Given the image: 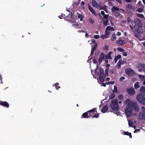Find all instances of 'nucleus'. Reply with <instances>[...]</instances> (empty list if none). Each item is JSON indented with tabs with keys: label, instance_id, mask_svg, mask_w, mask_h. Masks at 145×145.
<instances>
[{
	"label": "nucleus",
	"instance_id": "20",
	"mask_svg": "<svg viewBox=\"0 0 145 145\" xmlns=\"http://www.w3.org/2000/svg\"><path fill=\"white\" fill-rule=\"evenodd\" d=\"M117 44L120 45H123L125 44V42L124 40L122 39L118 40L117 42Z\"/></svg>",
	"mask_w": 145,
	"mask_h": 145
},
{
	"label": "nucleus",
	"instance_id": "53",
	"mask_svg": "<svg viewBox=\"0 0 145 145\" xmlns=\"http://www.w3.org/2000/svg\"><path fill=\"white\" fill-rule=\"evenodd\" d=\"M103 16V18L105 19H108V14H105Z\"/></svg>",
	"mask_w": 145,
	"mask_h": 145
},
{
	"label": "nucleus",
	"instance_id": "43",
	"mask_svg": "<svg viewBox=\"0 0 145 145\" xmlns=\"http://www.w3.org/2000/svg\"><path fill=\"white\" fill-rule=\"evenodd\" d=\"M128 124L129 126H131L133 125V123L132 121L129 120L128 121Z\"/></svg>",
	"mask_w": 145,
	"mask_h": 145
},
{
	"label": "nucleus",
	"instance_id": "16",
	"mask_svg": "<svg viewBox=\"0 0 145 145\" xmlns=\"http://www.w3.org/2000/svg\"><path fill=\"white\" fill-rule=\"evenodd\" d=\"M126 8L127 11L128 12H129L130 11V9H132L133 7L130 4H128L127 5Z\"/></svg>",
	"mask_w": 145,
	"mask_h": 145
},
{
	"label": "nucleus",
	"instance_id": "18",
	"mask_svg": "<svg viewBox=\"0 0 145 145\" xmlns=\"http://www.w3.org/2000/svg\"><path fill=\"white\" fill-rule=\"evenodd\" d=\"M138 28H137V27L136 28V32L140 34H142L143 33L142 30V29L141 28V27H138Z\"/></svg>",
	"mask_w": 145,
	"mask_h": 145
},
{
	"label": "nucleus",
	"instance_id": "59",
	"mask_svg": "<svg viewBox=\"0 0 145 145\" xmlns=\"http://www.w3.org/2000/svg\"><path fill=\"white\" fill-rule=\"evenodd\" d=\"M142 111L140 112H145V108L144 106H142L141 107Z\"/></svg>",
	"mask_w": 145,
	"mask_h": 145
},
{
	"label": "nucleus",
	"instance_id": "38",
	"mask_svg": "<svg viewBox=\"0 0 145 145\" xmlns=\"http://www.w3.org/2000/svg\"><path fill=\"white\" fill-rule=\"evenodd\" d=\"M138 6H139L140 7H144V6L142 4V2L140 1H139L138 4Z\"/></svg>",
	"mask_w": 145,
	"mask_h": 145
},
{
	"label": "nucleus",
	"instance_id": "19",
	"mask_svg": "<svg viewBox=\"0 0 145 145\" xmlns=\"http://www.w3.org/2000/svg\"><path fill=\"white\" fill-rule=\"evenodd\" d=\"M141 79L142 81H144L143 84L145 85V76L144 75H139L138 76Z\"/></svg>",
	"mask_w": 145,
	"mask_h": 145
},
{
	"label": "nucleus",
	"instance_id": "26",
	"mask_svg": "<svg viewBox=\"0 0 145 145\" xmlns=\"http://www.w3.org/2000/svg\"><path fill=\"white\" fill-rule=\"evenodd\" d=\"M121 61L122 60L120 59L117 64V66L118 69H120L121 67V65L122 64Z\"/></svg>",
	"mask_w": 145,
	"mask_h": 145
},
{
	"label": "nucleus",
	"instance_id": "57",
	"mask_svg": "<svg viewBox=\"0 0 145 145\" xmlns=\"http://www.w3.org/2000/svg\"><path fill=\"white\" fill-rule=\"evenodd\" d=\"M127 21L129 23L132 22L133 21V20H131L130 18L129 17H128Z\"/></svg>",
	"mask_w": 145,
	"mask_h": 145
},
{
	"label": "nucleus",
	"instance_id": "6",
	"mask_svg": "<svg viewBox=\"0 0 145 145\" xmlns=\"http://www.w3.org/2000/svg\"><path fill=\"white\" fill-rule=\"evenodd\" d=\"M126 91L129 95H133L135 93L134 88L133 87H129L127 88Z\"/></svg>",
	"mask_w": 145,
	"mask_h": 145
},
{
	"label": "nucleus",
	"instance_id": "51",
	"mask_svg": "<svg viewBox=\"0 0 145 145\" xmlns=\"http://www.w3.org/2000/svg\"><path fill=\"white\" fill-rule=\"evenodd\" d=\"M106 58L107 59H111L112 57L109 54H108L106 56Z\"/></svg>",
	"mask_w": 145,
	"mask_h": 145
},
{
	"label": "nucleus",
	"instance_id": "14",
	"mask_svg": "<svg viewBox=\"0 0 145 145\" xmlns=\"http://www.w3.org/2000/svg\"><path fill=\"white\" fill-rule=\"evenodd\" d=\"M88 112H87V111L84 113L81 116V118H88Z\"/></svg>",
	"mask_w": 145,
	"mask_h": 145
},
{
	"label": "nucleus",
	"instance_id": "63",
	"mask_svg": "<svg viewBox=\"0 0 145 145\" xmlns=\"http://www.w3.org/2000/svg\"><path fill=\"white\" fill-rule=\"evenodd\" d=\"M101 38L103 39H104L106 38V37L105 35H102L101 36Z\"/></svg>",
	"mask_w": 145,
	"mask_h": 145
},
{
	"label": "nucleus",
	"instance_id": "7",
	"mask_svg": "<svg viewBox=\"0 0 145 145\" xmlns=\"http://www.w3.org/2000/svg\"><path fill=\"white\" fill-rule=\"evenodd\" d=\"M125 72L128 76H131L134 73V71L130 68H127L125 69Z\"/></svg>",
	"mask_w": 145,
	"mask_h": 145
},
{
	"label": "nucleus",
	"instance_id": "39",
	"mask_svg": "<svg viewBox=\"0 0 145 145\" xmlns=\"http://www.w3.org/2000/svg\"><path fill=\"white\" fill-rule=\"evenodd\" d=\"M96 109V108H94L93 109L90 110H89L87 112H88V113H92L94 112L95 111V110Z\"/></svg>",
	"mask_w": 145,
	"mask_h": 145
},
{
	"label": "nucleus",
	"instance_id": "2",
	"mask_svg": "<svg viewBox=\"0 0 145 145\" xmlns=\"http://www.w3.org/2000/svg\"><path fill=\"white\" fill-rule=\"evenodd\" d=\"M137 99L141 104L145 105V94L140 93L137 95Z\"/></svg>",
	"mask_w": 145,
	"mask_h": 145
},
{
	"label": "nucleus",
	"instance_id": "44",
	"mask_svg": "<svg viewBox=\"0 0 145 145\" xmlns=\"http://www.w3.org/2000/svg\"><path fill=\"white\" fill-rule=\"evenodd\" d=\"M108 46L107 45L105 46L103 48V50H104L106 51L108 49Z\"/></svg>",
	"mask_w": 145,
	"mask_h": 145
},
{
	"label": "nucleus",
	"instance_id": "41",
	"mask_svg": "<svg viewBox=\"0 0 145 145\" xmlns=\"http://www.w3.org/2000/svg\"><path fill=\"white\" fill-rule=\"evenodd\" d=\"M114 88L112 91L113 93H116L118 91V88L116 86H114Z\"/></svg>",
	"mask_w": 145,
	"mask_h": 145
},
{
	"label": "nucleus",
	"instance_id": "34",
	"mask_svg": "<svg viewBox=\"0 0 145 145\" xmlns=\"http://www.w3.org/2000/svg\"><path fill=\"white\" fill-rule=\"evenodd\" d=\"M140 7V8H139L137 9V11L139 13H140L142 12L143 11V9H144V7Z\"/></svg>",
	"mask_w": 145,
	"mask_h": 145
},
{
	"label": "nucleus",
	"instance_id": "17",
	"mask_svg": "<svg viewBox=\"0 0 145 145\" xmlns=\"http://www.w3.org/2000/svg\"><path fill=\"white\" fill-rule=\"evenodd\" d=\"M108 110V108L107 105L104 106L101 110V111L103 113H105Z\"/></svg>",
	"mask_w": 145,
	"mask_h": 145
},
{
	"label": "nucleus",
	"instance_id": "13",
	"mask_svg": "<svg viewBox=\"0 0 145 145\" xmlns=\"http://www.w3.org/2000/svg\"><path fill=\"white\" fill-rule=\"evenodd\" d=\"M132 103L133 101H131L130 99H127L125 102V103L126 104H127V106L129 107L130 106Z\"/></svg>",
	"mask_w": 145,
	"mask_h": 145
},
{
	"label": "nucleus",
	"instance_id": "33",
	"mask_svg": "<svg viewBox=\"0 0 145 145\" xmlns=\"http://www.w3.org/2000/svg\"><path fill=\"white\" fill-rule=\"evenodd\" d=\"M116 37L115 33H114L112 35L111 37V40L112 41H115L116 39Z\"/></svg>",
	"mask_w": 145,
	"mask_h": 145
},
{
	"label": "nucleus",
	"instance_id": "15",
	"mask_svg": "<svg viewBox=\"0 0 145 145\" xmlns=\"http://www.w3.org/2000/svg\"><path fill=\"white\" fill-rule=\"evenodd\" d=\"M99 72L97 73V75L99 76L104 75V72L103 69L100 68L99 69Z\"/></svg>",
	"mask_w": 145,
	"mask_h": 145
},
{
	"label": "nucleus",
	"instance_id": "56",
	"mask_svg": "<svg viewBox=\"0 0 145 145\" xmlns=\"http://www.w3.org/2000/svg\"><path fill=\"white\" fill-rule=\"evenodd\" d=\"M138 33L137 32H135L134 33V35H135V37H139V35Z\"/></svg>",
	"mask_w": 145,
	"mask_h": 145
},
{
	"label": "nucleus",
	"instance_id": "1",
	"mask_svg": "<svg viewBox=\"0 0 145 145\" xmlns=\"http://www.w3.org/2000/svg\"><path fill=\"white\" fill-rule=\"evenodd\" d=\"M110 106L113 110L115 111H118L119 108L118 100L116 99L112 100L111 101Z\"/></svg>",
	"mask_w": 145,
	"mask_h": 145
},
{
	"label": "nucleus",
	"instance_id": "55",
	"mask_svg": "<svg viewBox=\"0 0 145 145\" xmlns=\"http://www.w3.org/2000/svg\"><path fill=\"white\" fill-rule=\"evenodd\" d=\"M138 16L141 18H143L144 17V15L142 14H138Z\"/></svg>",
	"mask_w": 145,
	"mask_h": 145
},
{
	"label": "nucleus",
	"instance_id": "37",
	"mask_svg": "<svg viewBox=\"0 0 145 145\" xmlns=\"http://www.w3.org/2000/svg\"><path fill=\"white\" fill-rule=\"evenodd\" d=\"M114 14L116 17L117 18L119 16L120 13L118 12H114Z\"/></svg>",
	"mask_w": 145,
	"mask_h": 145
},
{
	"label": "nucleus",
	"instance_id": "22",
	"mask_svg": "<svg viewBox=\"0 0 145 145\" xmlns=\"http://www.w3.org/2000/svg\"><path fill=\"white\" fill-rule=\"evenodd\" d=\"M92 5L94 7H97V6H99V5H98L96 1L95 0H93L92 1Z\"/></svg>",
	"mask_w": 145,
	"mask_h": 145
},
{
	"label": "nucleus",
	"instance_id": "9",
	"mask_svg": "<svg viewBox=\"0 0 145 145\" xmlns=\"http://www.w3.org/2000/svg\"><path fill=\"white\" fill-rule=\"evenodd\" d=\"M0 105L7 108H8L9 106V105L8 103L6 101H0Z\"/></svg>",
	"mask_w": 145,
	"mask_h": 145
},
{
	"label": "nucleus",
	"instance_id": "42",
	"mask_svg": "<svg viewBox=\"0 0 145 145\" xmlns=\"http://www.w3.org/2000/svg\"><path fill=\"white\" fill-rule=\"evenodd\" d=\"M97 46V44L95 43L94 44L93 48H91V49H93V50H95V49H96Z\"/></svg>",
	"mask_w": 145,
	"mask_h": 145
},
{
	"label": "nucleus",
	"instance_id": "30",
	"mask_svg": "<svg viewBox=\"0 0 145 145\" xmlns=\"http://www.w3.org/2000/svg\"><path fill=\"white\" fill-rule=\"evenodd\" d=\"M115 95L113 93H111L109 96V98L110 99H112L114 98L115 97Z\"/></svg>",
	"mask_w": 145,
	"mask_h": 145
},
{
	"label": "nucleus",
	"instance_id": "48",
	"mask_svg": "<svg viewBox=\"0 0 145 145\" xmlns=\"http://www.w3.org/2000/svg\"><path fill=\"white\" fill-rule=\"evenodd\" d=\"M93 113H88V118H89L91 117H92L93 118Z\"/></svg>",
	"mask_w": 145,
	"mask_h": 145
},
{
	"label": "nucleus",
	"instance_id": "64",
	"mask_svg": "<svg viewBox=\"0 0 145 145\" xmlns=\"http://www.w3.org/2000/svg\"><path fill=\"white\" fill-rule=\"evenodd\" d=\"M122 54L123 56H127V54L125 52H123L122 53Z\"/></svg>",
	"mask_w": 145,
	"mask_h": 145
},
{
	"label": "nucleus",
	"instance_id": "23",
	"mask_svg": "<svg viewBox=\"0 0 145 145\" xmlns=\"http://www.w3.org/2000/svg\"><path fill=\"white\" fill-rule=\"evenodd\" d=\"M123 135H128L129 136V137L130 138H132V136L131 135V133H129L128 131H124Z\"/></svg>",
	"mask_w": 145,
	"mask_h": 145
},
{
	"label": "nucleus",
	"instance_id": "60",
	"mask_svg": "<svg viewBox=\"0 0 145 145\" xmlns=\"http://www.w3.org/2000/svg\"><path fill=\"white\" fill-rule=\"evenodd\" d=\"M90 22L91 23L93 24L94 22V20L92 18H90L89 19Z\"/></svg>",
	"mask_w": 145,
	"mask_h": 145
},
{
	"label": "nucleus",
	"instance_id": "36",
	"mask_svg": "<svg viewBox=\"0 0 145 145\" xmlns=\"http://www.w3.org/2000/svg\"><path fill=\"white\" fill-rule=\"evenodd\" d=\"M59 83H56V84L54 85V86L56 87V89L57 90L59 88H60V87L59 86Z\"/></svg>",
	"mask_w": 145,
	"mask_h": 145
},
{
	"label": "nucleus",
	"instance_id": "24",
	"mask_svg": "<svg viewBox=\"0 0 145 145\" xmlns=\"http://www.w3.org/2000/svg\"><path fill=\"white\" fill-rule=\"evenodd\" d=\"M106 31H114L115 30L114 29L113 27H111L110 26H108L106 28Z\"/></svg>",
	"mask_w": 145,
	"mask_h": 145
},
{
	"label": "nucleus",
	"instance_id": "25",
	"mask_svg": "<svg viewBox=\"0 0 145 145\" xmlns=\"http://www.w3.org/2000/svg\"><path fill=\"white\" fill-rule=\"evenodd\" d=\"M121 56L120 55H118L117 56H115V58H114L115 63H116L118 61V59L121 58Z\"/></svg>",
	"mask_w": 145,
	"mask_h": 145
},
{
	"label": "nucleus",
	"instance_id": "40",
	"mask_svg": "<svg viewBox=\"0 0 145 145\" xmlns=\"http://www.w3.org/2000/svg\"><path fill=\"white\" fill-rule=\"evenodd\" d=\"M72 26L74 27L75 28H80V25L78 24H74L72 25Z\"/></svg>",
	"mask_w": 145,
	"mask_h": 145
},
{
	"label": "nucleus",
	"instance_id": "49",
	"mask_svg": "<svg viewBox=\"0 0 145 145\" xmlns=\"http://www.w3.org/2000/svg\"><path fill=\"white\" fill-rule=\"evenodd\" d=\"M90 11L91 12L92 14H94L95 16H97V13L95 12V11L93 10V9L92 10Z\"/></svg>",
	"mask_w": 145,
	"mask_h": 145
},
{
	"label": "nucleus",
	"instance_id": "46",
	"mask_svg": "<svg viewBox=\"0 0 145 145\" xmlns=\"http://www.w3.org/2000/svg\"><path fill=\"white\" fill-rule=\"evenodd\" d=\"M99 114L98 113H96L94 115H93V118H97L99 117Z\"/></svg>",
	"mask_w": 145,
	"mask_h": 145
},
{
	"label": "nucleus",
	"instance_id": "10",
	"mask_svg": "<svg viewBox=\"0 0 145 145\" xmlns=\"http://www.w3.org/2000/svg\"><path fill=\"white\" fill-rule=\"evenodd\" d=\"M138 116L140 120L145 119V112H140Z\"/></svg>",
	"mask_w": 145,
	"mask_h": 145
},
{
	"label": "nucleus",
	"instance_id": "35",
	"mask_svg": "<svg viewBox=\"0 0 145 145\" xmlns=\"http://www.w3.org/2000/svg\"><path fill=\"white\" fill-rule=\"evenodd\" d=\"M109 71V69L108 68H106L105 70V74L104 75L106 76L108 75V72Z\"/></svg>",
	"mask_w": 145,
	"mask_h": 145
},
{
	"label": "nucleus",
	"instance_id": "27",
	"mask_svg": "<svg viewBox=\"0 0 145 145\" xmlns=\"http://www.w3.org/2000/svg\"><path fill=\"white\" fill-rule=\"evenodd\" d=\"M78 19H80V21H82L83 19L84 16L82 14H80L78 15Z\"/></svg>",
	"mask_w": 145,
	"mask_h": 145
},
{
	"label": "nucleus",
	"instance_id": "45",
	"mask_svg": "<svg viewBox=\"0 0 145 145\" xmlns=\"http://www.w3.org/2000/svg\"><path fill=\"white\" fill-rule=\"evenodd\" d=\"M93 63L94 64L96 63L97 65V67L96 69V70H97L98 68V63H97V61L96 59H93Z\"/></svg>",
	"mask_w": 145,
	"mask_h": 145
},
{
	"label": "nucleus",
	"instance_id": "11",
	"mask_svg": "<svg viewBox=\"0 0 145 145\" xmlns=\"http://www.w3.org/2000/svg\"><path fill=\"white\" fill-rule=\"evenodd\" d=\"M105 56V55L104 53H101L100 54L99 59V63H100L102 62V61L104 59Z\"/></svg>",
	"mask_w": 145,
	"mask_h": 145
},
{
	"label": "nucleus",
	"instance_id": "31",
	"mask_svg": "<svg viewBox=\"0 0 145 145\" xmlns=\"http://www.w3.org/2000/svg\"><path fill=\"white\" fill-rule=\"evenodd\" d=\"M140 91L141 92L145 93V87L143 86H141L140 88Z\"/></svg>",
	"mask_w": 145,
	"mask_h": 145
},
{
	"label": "nucleus",
	"instance_id": "8",
	"mask_svg": "<svg viewBox=\"0 0 145 145\" xmlns=\"http://www.w3.org/2000/svg\"><path fill=\"white\" fill-rule=\"evenodd\" d=\"M135 25L138 27H142V24L141 21L138 19H136L135 20Z\"/></svg>",
	"mask_w": 145,
	"mask_h": 145
},
{
	"label": "nucleus",
	"instance_id": "29",
	"mask_svg": "<svg viewBox=\"0 0 145 145\" xmlns=\"http://www.w3.org/2000/svg\"><path fill=\"white\" fill-rule=\"evenodd\" d=\"M108 22V19H105V20L103 21V24L105 26L107 25Z\"/></svg>",
	"mask_w": 145,
	"mask_h": 145
},
{
	"label": "nucleus",
	"instance_id": "28",
	"mask_svg": "<svg viewBox=\"0 0 145 145\" xmlns=\"http://www.w3.org/2000/svg\"><path fill=\"white\" fill-rule=\"evenodd\" d=\"M139 83L138 82H137L134 84V87L135 89H137L140 87L139 85Z\"/></svg>",
	"mask_w": 145,
	"mask_h": 145
},
{
	"label": "nucleus",
	"instance_id": "4",
	"mask_svg": "<svg viewBox=\"0 0 145 145\" xmlns=\"http://www.w3.org/2000/svg\"><path fill=\"white\" fill-rule=\"evenodd\" d=\"M133 112L132 110L130 108L127 107L125 109V113L127 117L131 116Z\"/></svg>",
	"mask_w": 145,
	"mask_h": 145
},
{
	"label": "nucleus",
	"instance_id": "50",
	"mask_svg": "<svg viewBox=\"0 0 145 145\" xmlns=\"http://www.w3.org/2000/svg\"><path fill=\"white\" fill-rule=\"evenodd\" d=\"M90 11L91 12L92 14H94L95 16H97V13L95 12V11L93 10V9L92 10Z\"/></svg>",
	"mask_w": 145,
	"mask_h": 145
},
{
	"label": "nucleus",
	"instance_id": "61",
	"mask_svg": "<svg viewBox=\"0 0 145 145\" xmlns=\"http://www.w3.org/2000/svg\"><path fill=\"white\" fill-rule=\"evenodd\" d=\"M99 36L98 35H95L94 36V38L95 39H98L99 38Z\"/></svg>",
	"mask_w": 145,
	"mask_h": 145
},
{
	"label": "nucleus",
	"instance_id": "21",
	"mask_svg": "<svg viewBox=\"0 0 145 145\" xmlns=\"http://www.w3.org/2000/svg\"><path fill=\"white\" fill-rule=\"evenodd\" d=\"M106 76L104 75L99 76V79L101 82H103L105 80V79Z\"/></svg>",
	"mask_w": 145,
	"mask_h": 145
},
{
	"label": "nucleus",
	"instance_id": "32",
	"mask_svg": "<svg viewBox=\"0 0 145 145\" xmlns=\"http://www.w3.org/2000/svg\"><path fill=\"white\" fill-rule=\"evenodd\" d=\"M112 12H113L114 10L118 11L119 10V8H117V7L114 6L112 8Z\"/></svg>",
	"mask_w": 145,
	"mask_h": 145
},
{
	"label": "nucleus",
	"instance_id": "52",
	"mask_svg": "<svg viewBox=\"0 0 145 145\" xmlns=\"http://www.w3.org/2000/svg\"><path fill=\"white\" fill-rule=\"evenodd\" d=\"M106 8V6H103L100 7V10H105V9Z\"/></svg>",
	"mask_w": 145,
	"mask_h": 145
},
{
	"label": "nucleus",
	"instance_id": "5",
	"mask_svg": "<svg viewBox=\"0 0 145 145\" xmlns=\"http://www.w3.org/2000/svg\"><path fill=\"white\" fill-rule=\"evenodd\" d=\"M137 67L139 68V71H145V64L139 63L137 64Z\"/></svg>",
	"mask_w": 145,
	"mask_h": 145
},
{
	"label": "nucleus",
	"instance_id": "3",
	"mask_svg": "<svg viewBox=\"0 0 145 145\" xmlns=\"http://www.w3.org/2000/svg\"><path fill=\"white\" fill-rule=\"evenodd\" d=\"M129 107L131 108L135 111L138 112L139 111V108L137 103L135 101H133L132 103Z\"/></svg>",
	"mask_w": 145,
	"mask_h": 145
},
{
	"label": "nucleus",
	"instance_id": "12",
	"mask_svg": "<svg viewBox=\"0 0 145 145\" xmlns=\"http://www.w3.org/2000/svg\"><path fill=\"white\" fill-rule=\"evenodd\" d=\"M72 14L71 12H70L69 14L66 16L64 18V19L65 20L67 21H69L71 18L72 17Z\"/></svg>",
	"mask_w": 145,
	"mask_h": 145
},
{
	"label": "nucleus",
	"instance_id": "58",
	"mask_svg": "<svg viewBox=\"0 0 145 145\" xmlns=\"http://www.w3.org/2000/svg\"><path fill=\"white\" fill-rule=\"evenodd\" d=\"M118 98L122 100L123 99V96L121 94H120L119 95Z\"/></svg>",
	"mask_w": 145,
	"mask_h": 145
},
{
	"label": "nucleus",
	"instance_id": "62",
	"mask_svg": "<svg viewBox=\"0 0 145 145\" xmlns=\"http://www.w3.org/2000/svg\"><path fill=\"white\" fill-rule=\"evenodd\" d=\"M125 78L124 77H122L120 78L119 80L120 81H121L125 79Z\"/></svg>",
	"mask_w": 145,
	"mask_h": 145
},
{
	"label": "nucleus",
	"instance_id": "47",
	"mask_svg": "<svg viewBox=\"0 0 145 145\" xmlns=\"http://www.w3.org/2000/svg\"><path fill=\"white\" fill-rule=\"evenodd\" d=\"M117 50L120 52H123L124 51V50L122 48L120 47H118L117 48Z\"/></svg>",
	"mask_w": 145,
	"mask_h": 145
},
{
	"label": "nucleus",
	"instance_id": "54",
	"mask_svg": "<svg viewBox=\"0 0 145 145\" xmlns=\"http://www.w3.org/2000/svg\"><path fill=\"white\" fill-rule=\"evenodd\" d=\"M109 73L110 74H113L114 73V70L113 69H111L109 71Z\"/></svg>",
	"mask_w": 145,
	"mask_h": 145
}]
</instances>
